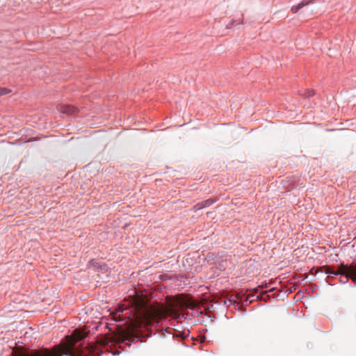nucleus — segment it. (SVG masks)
Instances as JSON below:
<instances>
[{"label": "nucleus", "instance_id": "nucleus-3", "mask_svg": "<svg viewBox=\"0 0 356 356\" xmlns=\"http://www.w3.org/2000/svg\"><path fill=\"white\" fill-rule=\"evenodd\" d=\"M350 266L345 265L344 264H341L339 266V270H334L331 269L330 267L326 268L325 270V273L327 274L328 276L326 279V282L329 285H333L334 284L332 283V280H330V277L331 275H348L349 272H350Z\"/></svg>", "mask_w": 356, "mask_h": 356}, {"label": "nucleus", "instance_id": "nucleus-6", "mask_svg": "<svg viewBox=\"0 0 356 356\" xmlns=\"http://www.w3.org/2000/svg\"><path fill=\"white\" fill-rule=\"evenodd\" d=\"M309 4V1H302V2H300V3H298V5L296 6H293L291 8V11L293 13H298L300 9H302V8H304L305 6H307Z\"/></svg>", "mask_w": 356, "mask_h": 356}, {"label": "nucleus", "instance_id": "nucleus-13", "mask_svg": "<svg viewBox=\"0 0 356 356\" xmlns=\"http://www.w3.org/2000/svg\"><path fill=\"white\" fill-rule=\"evenodd\" d=\"M274 290H275V289H274V288H273V289H270V291H274Z\"/></svg>", "mask_w": 356, "mask_h": 356}, {"label": "nucleus", "instance_id": "nucleus-1", "mask_svg": "<svg viewBox=\"0 0 356 356\" xmlns=\"http://www.w3.org/2000/svg\"><path fill=\"white\" fill-rule=\"evenodd\" d=\"M110 342L108 337H102L95 343L83 341L78 344L77 340L66 336L65 339L51 350L44 349L34 353H21L18 356H100L103 353L101 347Z\"/></svg>", "mask_w": 356, "mask_h": 356}, {"label": "nucleus", "instance_id": "nucleus-12", "mask_svg": "<svg viewBox=\"0 0 356 356\" xmlns=\"http://www.w3.org/2000/svg\"><path fill=\"white\" fill-rule=\"evenodd\" d=\"M268 291L263 292L261 295V296H266V297L269 298V296L267 294Z\"/></svg>", "mask_w": 356, "mask_h": 356}, {"label": "nucleus", "instance_id": "nucleus-11", "mask_svg": "<svg viewBox=\"0 0 356 356\" xmlns=\"http://www.w3.org/2000/svg\"><path fill=\"white\" fill-rule=\"evenodd\" d=\"M314 95V91L313 90H308L305 94L307 97H312Z\"/></svg>", "mask_w": 356, "mask_h": 356}, {"label": "nucleus", "instance_id": "nucleus-7", "mask_svg": "<svg viewBox=\"0 0 356 356\" xmlns=\"http://www.w3.org/2000/svg\"><path fill=\"white\" fill-rule=\"evenodd\" d=\"M350 272L348 273V280L351 279L354 282H356V265H350Z\"/></svg>", "mask_w": 356, "mask_h": 356}, {"label": "nucleus", "instance_id": "nucleus-10", "mask_svg": "<svg viewBox=\"0 0 356 356\" xmlns=\"http://www.w3.org/2000/svg\"><path fill=\"white\" fill-rule=\"evenodd\" d=\"M10 90L6 88H0V96L9 93Z\"/></svg>", "mask_w": 356, "mask_h": 356}, {"label": "nucleus", "instance_id": "nucleus-9", "mask_svg": "<svg viewBox=\"0 0 356 356\" xmlns=\"http://www.w3.org/2000/svg\"><path fill=\"white\" fill-rule=\"evenodd\" d=\"M241 22H242V19L240 22H236V21L232 19L228 24H227V28L230 29L235 24H240Z\"/></svg>", "mask_w": 356, "mask_h": 356}, {"label": "nucleus", "instance_id": "nucleus-4", "mask_svg": "<svg viewBox=\"0 0 356 356\" xmlns=\"http://www.w3.org/2000/svg\"><path fill=\"white\" fill-rule=\"evenodd\" d=\"M58 110L63 113H66L69 115L74 114L78 111V108L76 107L68 104L60 105L58 108Z\"/></svg>", "mask_w": 356, "mask_h": 356}, {"label": "nucleus", "instance_id": "nucleus-2", "mask_svg": "<svg viewBox=\"0 0 356 356\" xmlns=\"http://www.w3.org/2000/svg\"><path fill=\"white\" fill-rule=\"evenodd\" d=\"M158 312L153 307L142 305L136 312V324L141 328L149 329L157 323Z\"/></svg>", "mask_w": 356, "mask_h": 356}, {"label": "nucleus", "instance_id": "nucleus-5", "mask_svg": "<svg viewBox=\"0 0 356 356\" xmlns=\"http://www.w3.org/2000/svg\"><path fill=\"white\" fill-rule=\"evenodd\" d=\"M215 200L213 199H207L206 200H203L200 202H198L195 204V208L197 209H202L206 207H208L214 203Z\"/></svg>", "mask_w": 356, "mask_h": 356}, {"label": "nucleus", "instance_id": "nucleus-8", "mask_svg": "<svg viewBox=\"0 0 356 356\" xmlns=\"http://www.w3.org/2000/svg\"><path fill=\"white\" fill-rule=\"evenodd\" d=\"M339 281L341 284H346L348 282V275H341L339 278Z\"/></svg>", "mask_w": 356, "mask_h": 356}]
</instances>
